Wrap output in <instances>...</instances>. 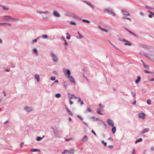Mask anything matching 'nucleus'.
I'll list each match as a JSON object with an SVG mask.
<instances>
[{
  "mask_svg": "<svg viewBox=\"0 0 154 154\" xmlns=\"http://www.w3.org/2000/svg\"><path fill=\"white\" fill-rule=\"evenodd\" d=\"M5 21H11V22L16 21L17 20H18L19 19L18 18H14L11 16L9 15L5 16L3 17H2Z\"/></svg>",
  "mask_w": 154,
  "mask_h": 154,
  "instance_id": "obj_1",
  "label": "nucleus"
},
{
  "mask_svg": "<svg viewBox=\"0 0 154 154\" xmlns=\"http://www.w3.org/2000/svg\"><path fill=\"white\" fill-rule=\"evenodd\" d=\"M141 54L144 55L151 61L154 62V56L152 55L148 54L143 52L140 53Z\"/></svg>",
  "mask_w": 154,
  "mask_h": 154,
  "instance_id": "obj_2",
  "label": "nucleus"
},
{
  "mask_svg": "<svg viewBox=\"0 0 154 154\" xmlns=\"http://www.w3.org/2000/svg\"><path fill=\"white\" fill-rule=\"evenodd\" d=\"M74 150L71 149L69 151L66 149H65L63 152H62L63 154L65 153L68 154H73L74 153Z\"/></svg>",
  "mask_w": 154,
  "mask_h": 154,
  "instance_id": "obj_3",
  "label": "nucleus"
},
{
  "mask_svg": "<svg viewBox=\"0 0 154 154\" xmlns=\"http://www.w3.org/2000/svg\"><path fill=\"white\" fill-rule=\"evenodd\" d=\"M107 122L110 127H113L114 126V124L112 120L108 119L107 120Z\"/></svg>",
  "mask_w": 154,
  "mask_h": 154,
  "instance_id": "obj_4",
  "label": "nucleus"
},
{
  "mask_svg": "<svg viewBox=\"0 0 154 154\" xmlns=\"http://www.w3.org/2000/svg\"><path fill=\"white\" fill-rule=\"evenodd\" d=\"M51 54L53 58V60L54 62L57 61V60L58 58L56 55L52 52H51Z\"/></svg>",
  "mask_w": 154,
  "mask_h": 154,
  "instance_id": "obj_5",
  "label": "nucleus"
},
{
  "mask_svg": "<svg viewBox=\"0 0 154 154\" xmlns=\"http://www.w3.org/2000/svg\"><path fill=\"white\" fill-rule=\"evenodd\" d=\"M63 72L65 75H67L68 76H69L70 75V71L69 69H63Z\"/></svg>",
  "mask_w": 154,
  "mask_h": 154,
  "instance_id": "obj_6",
  "label": "nucleus"
},
{
  "mask_svg": "<svg viewBox=\"0 0 154 154\" xmlns=\"http://www.w3.org/2000/svg\"><path fill=\"white\" fill-rule=\"evenodd\" d=\"M67 77L69 78V79L71 82L73 83L74 84H75V81L72 76H67Z\"/></svg>",
  "mask_w": 154,
  "mask_h": 154,
  "instance_id": "obj_7",
  "label": "nucleus"
},
{
  "mask_svg": "<svg viewBox=\"0 0 154 154\" xmlns=\"http://www.w3.org/2000/svg\"><path fill=\"white\" fill-rule=\"evenodd\" d=\"M145 114L143 113H140L139 114V117L142 119H144Z\"/></svg>",
  "mask_w": 154,
  "mask_h": 154,
  "instance_id": "obj_8",
  "label": "nucleus"
},
{
  "mask_svg": "<svg viewBox=\"0 0 154 154\" xmlns=\"http://www.w3.org/2000/svg\"><path fill=\"white\" fill-rule=\"evenodd\" d=\"M123 40V42H126L125 43V45H128V46H131V43L129 41L126 40L125 39Z\"/></svg>",
  "mask_w": 154,
  "mask_h": 154,
  "instance_id": "obj_9",
  "label": "nucleus"
},
{
  "mask_svg": "<svg viewBox=\"0 0 154 154\" xmlns=\"http://www.w3.org/2000/svg\"><path fill=\"white\" fill-rule=\"evenodd\" d=\"M54 15L57 17H60V15L59 13L56 11H54L53 13Z\"/></svg>",
  "mask_w": 154,
  "mask_h": 154,
  "instance_id": "obj_10",
  "label": "nucleus"
},
{
  "mask_svg": "<svg viewBox=\"0 0 154 154\" xmlns=\"http://www.w3.org/2000/svg\"><path fill=\"white\" fill-rule=\"evenodd\" d=\"M24 109L26 111L28 112H29L32 110L31 108L28 107L27 106H25L24 108Z\"/></svg>",
  "mask_w": 154,
  "mask_h": 154,
  "instance_id": "obj_11",
  "label": "nucleus"
},
{
  "mask_svg": "<svg viewBox=\"0 0 154 154\" xmlns=\"http://www.w3.org/2000/svg\"><path fill=\"white\" fill-rule=\"evenodd\" d=\"M6 25L9 26H11V23H0V25Z\"/></svg>",
  "mask_w": 154,
  "mask_h": 154,
  "instance_id": "obj_12",
  "label": "nucleus"
},
{
  "mask_svg": "<svg viewBox=\"0 0 154 154\" xmlns=\"http://www.w3.org/2000/svg\"><path fill=\"white\" fill-rule=\"evenodd\" d=\"M83 2L87 4V5H90L92 8H94V6L90 2H88L86 1H84Z\"/></svg>",
  "mask_w": 154,
  "mask_h": 154,
  "instance_id": "obj_13",
  "label": "nucleus"
},
{
  "mask_svg": "<svg viewBox=\"0 0 154 154\" xmlns=\"http://www.w3.org/2000/svg\"><path fill=\"white\" fill-rule=\"evenodd\" d=\"M98 28H99V29L101 30V31H103V32H108V31L106 29H105L104 28H103L102 27H101L100 26H98Z\"/></svg>",
  "mask_w": 154,
  "mask_h": 154,
  "instance_id": "obj_14",
  "label": "nucleus"
},
{
  "mask_svg": "<svg viewBox=\"0 0 154 154\" xmlns=\"http://www.w3.org/2000/svg\"><path fill=\"white\" fill-rule=\"evenodd\" d=\"M141 80V78L140 76H138L137 77V79L135 81V82L137 84Z\"/></svg>",
  "mask_w": 154,
  "mask_h": 154,
  "instance_id": "obj_15",
  "label": "nucleus"
},
{
  "mask_svg": "<svg viewBox=\"0 0 154 154\" xmlns=\"http://www.w3.org/2000/svg\"><path fill=\"white\" fill-rule=\"evenodd\" d=\"M147 50L150 52L154 50V48L151 47H148Z\"/></svg>",
  "mask_w": 154,
  "mask_h": 154,
  "instance_id": "obj_16",
  "label": "nucleus"
},
{
  "mask_svg": "<svg viewBox=\"0 0 154 154\" xmlns=\"http://www.w3.org/2000/svg\"><path fill=\"white\" fill-rule=\"evenodd\" d=\"M149 130V129L148 128H146L144 129L143 131L141 132V134H143V133L147 132Z\"/></svg>",
  "mask_w": 154,
  "mask_h": 154,
  "instance_id": "obj_17",
  "label": "nucleus"
},
{
  "mask_svg": "<svg viewBox=\"0 0 154 154\" xmlns=\"http://www.w3.org/2000/svg\"><path fill=\"white\" fill-rule=\"evenodd\" d=\"M103 11L104 13L107 12L108 13L110 14L112 12V11L109 10V9H105Z\"/></svg>",
  "mask_w": 154,
  "mask_h": 154,
  "instance_id": "obj_18",
  "label": "nucleus"
},
{
  "mask_svg": "<svg viewBox=\"0 0 154 154\" xmlns=\"http://www.w3.org/2000/svg\"><path fill=\"white\" fill-rule=\"evenodd\" d=\"M143 64L144 66L146 69H148L149 68V66L145 63L144 62H143Z\"/></svg>",
  "mask_w": 154,
  "mask_h": 154,
  "instance_id": "obj_19",
  "label": "nucleus"
},
{
  "mask_svg": "<svg viewBox=\"0 0 154 154\" xmlns=\"http://www.w3.org/2000/svg\"><path fill=\"white\" fill-rule=\"evenodd\" d=\"M35 78L37 79L38 82H39L40 81L39 75H35Z\"/></svg>",
  "mask_w": 154,
  "mask_h": 154,
  "instance_id": "obj_20",
  "label": "nucleus"
},
{
  "mask_svg": "<svg viewBox=\"0 0 154 154\" xmlns=\"http://www.w3.org/2000/svg\"><path fill=\"white\" fill-rule=\"evenodd\" d=\"M31 151L32 152H40V150H37V149H32L31 150Z\"/></svg>",
  "mask_w": 154,
  "mask_h": 154,
  "instance_id": "obj_21",
  "label": "nucleus"
},
{
  "mask_svg": "<svg viewBox=\"0 0 154 154\" xmlns=\"http://www.w3.org/2000/svg\"><path fill=\"white\" fill-rule=\"evenodd\" d=\"M116 128L115 127H113V128H112V132L114 134L115 133L116 131Z\"/></svg>",
  "mask_w": 154,
  "mask_h": 154,
  "instance_id": "obj_22",
  "label": "nucleus"
},
{
  "mask_svg": "<svg viewBox=\"0 0 154 154\" xmlns=\"http://www.w3.org/2000/svg\"><path fill=\"white\" fill-rule=\"evenodd\" d=\"M38 13L39 14H48L49 13L47 11H45V12L39 11V12Z\"/></svg>",
  "mask_w": 154,
  "mask_h": 154,
  "instance_id": "obj_23",
  "label": "nucleus"
},
{
  "mask_svg": "<svg viewBox=\"0 0 154 154\" xmlns=\"http://www.w3.org/2000/svg\"><path fill=\"white\" fill-rule=\"evenodd\" d=\"M100 109H97V112L98 114L100 115H102L103 114L100 112Z\"/></svg>",
  "mask_w": 154,
  "mask_h": 154,
  "instance_id": "obj_24",
  "label": "nucleus"
},
{
  "mask_svg": "<svg viewBox=\"0 0 154 154\" xmlns=\"http://www.w3.org/2000/svg\"><path fill=\"white\" fill-rule=\"evenodd\" d=\"M69 98L70 99H72V98H74L75 99H76L77 98V97L76 96H75L74 94H73L71 95H70V96H69Z\"/></svg>",
  "mask_w": 154,
  "mask_h": 154,
  "instance_id": "obj_25",
  "label": "nucleus"
},
{
  "mask_svg": "<svg viewBox=\"0 0 154 154\" xmlns=\"http://www.w3.org/2000/svg\"><path fill=\"white\" fill-rule=\"evenodd\" d=\"M55 97L57 98H59L61 97V95L59 93H57L55 94Z\"/></svg>",
  "mask_w": 154,
  "mask_h": 154,
  "instance_id": "obj_26",
  "label": "nucleus"
},
{
  "mask_svg": "<svg viewBox=\"0 0 154 154\" xmlns=\"http://www.w3.org/2000/svg\"><path fill=\"white\" fill-rule=\"evenodd\" d=\"M142 138H140L139 139L137 140L136 141H135V143H137L139 142H141L142 141Z\"/></svg>",
  "mask_w": 154,
  "mask_h": 154,
  "instance_id": "obj_27",
  "label": "nucleus"
},
{
  "mask_svg": "<svg viewBox=\"0 0 154 154\" xmlns=\"http://www.w3.org/2000/svg\"><path fill=\"white\" fill-rule=\"evenodd\" d=\"M128 32L131 34L134 35L135 37H137V35L134 33L133 32L130 31V30H128Z\"/></svg>",
  "mask_w": 154,
  "mask_h": 154,
  "instance_id": "obj_28",
  "label": "nucleus"
},
{
  "mask_svg": "<svg viewBox=\"0 0 154 154\" xmlns=\"http://www.w3.org/2000/svg\"><path fill=\"white\" fill-rule=\"evenodd\" d=\"M2 8L5 10H8L9 9L8 8H7L6 7L4 6H2Z\"/></svg>",
  "mask_w": 154,
  "mask_h": 154,
  "instance_id": "obj_29",
  "label": "nucleus"
},
{
  "mask_svg": "<svg viewBox=\"0 0 154 154\" xmlns=\"http://www.w3.org/2000/svg\"><path fill=\"white\" fill-rule=\"evenodd\" d=\"M67 111L69 115H70L72 116H73V114H72V112H71V111H70L69 110H69H67Z\"/></svg>",
  "mask_w": 154,
  "mask_h": 154,
  "instance_id": "obj_30",
  "label": "nucleus"
},
{
  "mask_svg": "<svg viewBox=\"0 0 154 154\" xmlns=\"http://www.w3.org/2000/svg\"><path fill=\"white\" fill-rule=\"evenodd\" d=\"M42 138V137H38L36 138V140L37 141H40L41 140Z\"/></svg>",
  "mask_w": 154,
  "mask_h": 154,
  "instance_id": "obj_31",
  "label": "nucleus"
},
{
  "mask_svg": "<svg viewBox=\"0 0 154 154\" xmlns=\"http://www.w3.org/2000/svg\"><path fill=\"white\" fill-rule=\"evenodd\" d=\"M87 140V137L86 135H85L83 139V140L86 141Z\"/></svg>",
  "mask_w": 154,
  "mask_h": 154,
  "instance_id": "obj_32",
  "label": "nucleus"
},
{
  "mask_svg": "<svg viewBox=\"0 0 154 154\" xmlns=\"http://www.w3.org/2000/svg\"><path fill=\"white\" fill-rule=\"evenodd\" d=\"M82 21L83 22H84L86 23H90V22L89 21L87 20H85V19H83L82 20Z\"/></svg>",
  "mask_w": 154,
  "mask_h": 154,
  "instance_id": "obj_33",
  "label": "nucleus"
},
{
  "mask_svg": "<svg viewBox=\"0 0 154 154\" xmlns=\"http://www.w3.org/2000/svg\"><path fill=\"white\" fill-rule=\"evenodd\" d=\"M119 40L120 41H123V40H125V39H123V38L122 37L120 36L119 37Z\"/></svg>",
  "mask_w": 154,
  "mask_h": 154,
  "instance_id": "obj_34",
  "label": "nucleus"
},
{
  "mask_svg": "<svg viewBox=\"0 0 154 154\" xmlns=\"http://www.w3.org/2000/svg\"><path fill=\"white\" fill-rule=\"evenodd\" d=\"M142 47H143V48H145V49H146V50L147 49V48H148V47L146 45H143L142 46Z\"/></svg>",
  "mask_w": 154,
  "mask_h": 154,
  "instance_id": "obj_35",
  "label": "nucleus"
},
{
  "mask_svg": "<svg viewBox=\"0 0 154 154\" xmlns=\"http://www.w3.org/2000/svg\"><path fill=\"white\" fill-rule=\"evenodd\" d=\"M42 38H48V36L46 35H44L42 36Z\"/></svg>",
  "mask_w": 154,
  "mask_h": 154,
  "instance_id": "obj_36",
  "label": "nucleus"
},
{
  "mask_svg": "<svg viewBox=\"0 0 154 154\" xmlns=\"http://www.w3.org/2000/svg\"><path fill=\"white\" fill-rule=\"evenodd\" d=\"M151 100H147V103L149 104V105H150L151 103Z\"/></svg>",
  "mask_w": 154,
  "mask_h": 154,
  "instance_id": "obj_37",
  "label": "nucleus"
},
{
  "mask_svg": "<svg viewBox=\"0 0 154 154\" xmlns=\"http://www.w3.org/2000/svg\"><path fill=\"white\" fill-rule=\"evenodd\" d=\"M123 13L124 14H125V15H129V13H128V12H127L126 11H125Z\"/></svg>",
  "mask_w": 154,
  "mask_h": 154,
  "instance_id": "obj_38",
  "label": "nucleus"
},
{
  "mask_svg": "<svg viewBox=\"0 0 154 154\" xmlns=\"http://www.w3.org/2000/svg\"><path fill=\"white\" fill-rule=\"evenodd\" d=\"M70 24L72 25H76L75 23L74 22H72V21H71L70 22Z\"/></svg>",
  "mask_w": 154,
  "mask_h": 154,
  "instance_id": "obj_39",
  "label": "nucleus"
},
{
  "mask_svg": "<svg viewBox=\"0 0 154 154\" xmlns=\"http://www.w3.org/2000/svg\"><path fill=\"white\" fill-rule=\"evenodd\" d=\"M33 51L34 53L36 54L37 53V51L36 48L34 49L33 50Z\"/></svg>",
  "mask_w": 154,
  "mask_h": 154,
  "instance_id": "obj_40",
  "label": "nucleus"
},
{
  "mask_svg": "<svg viewBox=\"0 0 154 154\" xmlns=\"http://www.w3.org/2000/svg\"><path fill=\"white\" fill-rule=\"evenodd\" d=\"M38 38H37V39H34V40H33L32 41V42L33 43H34V42L35 43V42H37V39H38Z\"/></svg>",
  "mask_w": 154,
  "mask_h": 154,
  "instance_id": "obj_41",
  "label": "nucleus"
},
{
  "mask_svg": "<svg viewBox=\"0 0 154 154\" xmlns=\"http://www.w3.org/2000/svg\"><path fill=\"white\" fill-rule=\"evenodd\" d=\"M51 79L52 80H54L55 79V78L54 77H51Z\"/></svg>",
  "mask_w": 154,
  "mask_h": 154,
  "instance_id": "obj_42",
  "label": "nucleus"
},
{
  "mask_svg": "<svg viewBox=\"0 0 154 154\" xmlns=\"http://www.w3.org/2000/svg\"><path fill=\"white\" fill-rule=\"evenodd\" d=\"M78 33L79 35V38H82L83 37V36L79 32H78Z\"/></svg>",
  "mask_w": 154,
  "mask_h": 154,
  "instance_id": "obj_43",
  "label": "nucleus"
},
{
  "mask_svg": "<svg viewBox=\"0 0 154 154\" xmlns=\"http://www.w3.org/2000/svg\"><path fill=\"white\" fill-rule=\"evenodd\" d=\"M102 143L104 144L105 146H106L107 145V143L106 142H105L104 141H102Z\"/></svg>",
  "mask_w": 154,
  "mask_h": 154,
  "instance_id": "obj_44",
  "label": "nucleus"
},
{
  "mask_svg": "<svg viewBox=\"0 0 154 154\" xmlns=\"http://www.w3.org/2000/svg\"><path fill=\"white\" fill-rule=\"evenodd\" d=\"M144 72H145L146 73H149V72L147 71V70H144Z\"/></svg>",
  "mask_w": 154,
  "mask_h": 154,
  "instance_id": "obj_45",
  "label": "nucleus"
},
{
  "mask_svg": "<svg viewBox=\"0 0 154 154\" xmlns=\"http://www.w3.org/2000/svg\"><path fill=\"white\" fill-rule=\"evenodd\" d=\"M72 140V138H69V139H65V140L66 141H69L70 140Z\"/></svg>",
  "mask_w": 154,
  "mask_h": 154,
  "instance_id": "obj_46",
  "label": "nucleus"
},
{
  "mask_svg": "<svg viewBox=\"0 0 154 154\" xmlns=\"http://www.w3.org/2000/svg\"><path fill=\"white\" fill-rule=\"evenodd\" d=\"M149 12L150 14H152V15H154V13L151 11H149Z\"/></svg>",
  "mask_w": 154,
  "mask_h": 154,
  "instance_id": "obj_47",
  "label": "nucleus"
},
{
  "mask_svg": "<svg viewBox=\"0 0 154 154\" xmlns=\"http://www.w3.org/2000/svg\"><path fill=\"white\" fill-rule=\"evenodd\" d=\"M24 143H20V147L21 148H22V146H23V144H24Z\"/></svg>",
  "mask_w": 154,
  "mask_h": 154,
  "instance_id": "obj_48",
  "label": "nucleus"
},
{
  "mask_svg": "<svg viewBox=\"0 0 154 154\" xmlns=\"http://www.w3.org/2000/svg\"><path fill=\"white\" fill-rule=\"evenodd\" d=\"M43 19L45 20H47L48 19V17H43Z\"/></svg>",
  "mask_w": 154,
  "mask_h": 154,
  "instance_id": "obj_49",
  "label": "nucleus"
},
{
  "mask_svg": "<svg viewBox=\"0 0 154 154\" xmlns=\"http://www.w3.org/2000/svg\"><path fill=\"white\" fill-rule=\"evenodd\" d=\"M65 108H66V111H67V110H69V109L68 108L67 106L66 105H65Z\"/></svg>",
  "mask_w": 154,
  "mask_h": 154,
  "instance_id": "obj_50",
  "label": "nucleus"
},
{
  "mask_svg": "<svg viewBox=\"0 0 154 154\" xmlns=\"http://www.w3.org/2000/svg\"><path fill=\"white\" fill-rule=\"evenodd\" d=\"M123 18H124V19H127L128 20H131V19L130 18H127L126 17H123Z\"/></svg>",
  "mask_w": 154,
  "mask_h": 154,
  "instance_id": "obj_51",
  "label": "nucleus"
},
{
  "mask_svg": "<svg viewBox=\"0 0 154 154\" xmlns=\"http://www.w3.org/2000/svg\"><path fill=\"white\" fill-rule=\"evenodd\" d=\"M111 13L112 14L113 16H115L116 15V14L112 11V12Z\"/></svg>",
  "mask_w": 154,
  "mask_h": 154,
  "instance_id": "obj_52",
  "label": "nucleus"
},
{
  "mask_svg": "<svg viewBox=\"0 0 154 154\" xmlns=\"http://www.w3.org/2000/svg\"><path fill=\"white\" fill-rule=\"evenodd\" d=\"M64 85H65V88H66L67 87L68 84H66V83L64 84Z\"/></svg>",
  "mask_w": 154,
  "mask_h": 154,
  "instance_id": "obj_53",
  "label": "nucleus"
},
{
  "mask_svg": "<svg viewBox=\"0 0 154 154\" xmlns=\"http://www.w3.org/2000/svg\"><path fill=\"white\" fill-rule=\"evenodd\" d=\"M73 17H74L75 18H78V17L76 16L75 15V14H73Z\"/></svg>",
  "mask_w": 154,
  "mask_h": 154,
  "instance_id": "obj_54",
  "label": "nucleus"
},
{
  "mask_svg": "<svg viewBox=\"0 0 154 154\" xmlns=\"http://www.w3.org/2000/svg\"><path fill=\"white\" fill-rule=\"evenodd\" d=\"M99 106H100L101 107L103 108L104 107V106L103 105H102L101 103H100L99 104Z\"/></svg>",
  "mask_w": 154,
  "mask_h": 154,
  "instance_id": "obj_55",
  "label": "nucleus"
},
{
  "mask_svg": "<svg viewBox=\"0 0 154 154\" xmlns=\"http://www.w3.org/2000/svg\"><path fill=\"white\" fill-rule=\"evenodd\" d=\"M53 72V73H54V74H56V75H57V71H54Z\"/></svg>",
  "mask_w": 154,
  "mask_h": 154,
  "instance_id": "obj_56",
  "label": "nucleus"
},
{
  "mask_svg": "<svg viewBox=\"0 0 154 154\" xmlns=\"http://www.w3.org/2000/svg\"><path fill=\"white\" fill-rule=\"evenodd\" d=\"M109 147L110 149H112L113 147V146L112 145H110L109 146Z\"/></svg>",
  "mask_w": 154,
  "mask_h": 154,
  "instance_id": "obj_57",
  "label": "nucleus"
},
{
  "mask_svg": "<svg viewBox=\"0 0 154 154\" xmlns=\"http://www.w3.org/2000/svg\"><path fill=\"white\" fill-rule=\"evenodd\" d=\"M148 16L150 18H152V14H149Z\"/></svg>",
  "mask_w": 154,
  "mask_h": 154,
  "instance_id": "obj_58",
  "label": "nucleus"
},
{
  "mask_svg": "<svg viewBox=\"0 0 154 154\" xmlns=\"http://www.w3.org/2000/svg\"><path fill=\"white\" fill-rule=\"evenodd\" d=\"M91 132L93 133L94 135H96V134L95 133L94 131L93 130H92L91 131Z\"/></svg>",
  "mask_w": 154,
  "mask_h": 154,
  "instance_id": "obj_59",
  "label": "nucleus"
},
{
  "mask_svg": "<svg viewBox=\"0 0 154 154\" xmlns=\"http://www.w3.org/2000/svg\"><path fill=\"white\" fill-rule=\"evenodd\" d=\"M150 81L152 82L154 81V78H152L150 79Z\"/></svg>",
  "mask_w": 154,
  "mask_h": 154,
  "instance_id": "obj_60",
  "label": "nucleus"
},
{
  "mask_svg": "<svg viewBox=\"0 0 154 154\" xmlns=\"http://www.w3.org/2000/svg\"><path fill=\"white\" fill-rule=\"evenodd\" d=\"M70 38V35H69V37H68V36H67L66 38L68 39H69Z\"/></svg>",
  "mask_w": 154,
  "mask_h": 154,
  "instance_id": "obj_61",
  "label": "nucleus"
},
{
  "mask_svg": "<svg viewBox=\"0 0 154 154\" xmlns=\"http://www.w3.org/2000/svg\"><path fill=\"white\" fill-rule=\"evenodd\" d=\"M69 102H70V103L71 104H73V102L71 100H70Z\"/></svg>",
  "mask_w": 154,
  "mask_h": 154,
  "instance_id": "obj_62",
  "label": "nucleus"
},
{
  "mask_svg": "<svg viewBox=\"0 0 154 154\" xmlns=\"http://www.w3.org/2000/svg\"><path fill=\"white\" fill-rule=\"evenodd\" d=\"M140 14L142 16H143L144 15L143 13L142 12H140Z\"/></svg>",
  "mask_w": 154,
  "mask_h": 154,
  "instance_id": "obj_63",
  "label": "nucleus"
},
{
  "mask_svg": "<svg viewBox=\"0 0 154 154\" xmlns=\"http://www.w3.org/2000/svg\"><path fill=\"white\" fill-rule=\"evenodd\" d=\"M81 101V98L80 97H79L78 98V102H80Z\"/></svg>",
  "mask_w": 154,
  "mask_h": 154,
  "instance_id": "obj_64",
  "label": "nucleus"
}]
</instances>
